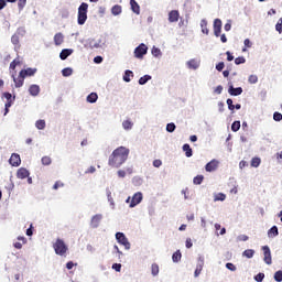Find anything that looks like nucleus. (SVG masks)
<instances>
[{
  "label": "nucleus",
  "mask_w": 282,
  "mask_h": 282,
  "mask_svg": "<svg viewBox=\"0 0 282 282\" xmlns=\"http://www.w3.org/2000/svg\"><path fill=\"white\" fill-rule=\"evenodd\" d=\"M165 129H166L167 133H173V132H175V129H177V126H175L174 122H170L166 124Z\"/></svg>",
  "instance_id": "obj_44"
},
{
  "label": "nucleus",
  "mask_w": 282,
  "mask_h": 282,
  "mask_svg": "<svg viewBox=\"0 0 282 282\" xmlns=\"http://www.w3.org/2000/svg\"><path fill=\"white\" fill-rule=\"evenodd\" d=\"M183 151L186 158H193V148H191V144L188 143L183 144Z\"/></svg>",
  "instance_id": "obj_28"
},
{
  "label": "nucleus",
  "mask_w": 282,
  "mask_h": 282,
  "mask_svg": "<svg viewBox=\"0 0 282 282\" xmlns=\"http://www.w3.org/2000/svg\"><path fill=\"white\" fill-rule=\"evenodd\" d=\"M110 12L112 17H120V14H122V6L120 4L112 6Z\"/></svg>",
  "instance_id": "obj_22"
},
{
  "label": "nucleus",
  "mask_w": 282,
  "mask_h": 282,
  "mask_svg": "<svg viewBox=\"0 0 282 282\" xmlns=\"http://www.w3.org/2000/svg\"><path fill=\"white\" fill-rule=\"evenodd\" d=\"M228 94L229 96H241L243 94V88L242 87L235 88L232 84H229Z\"/></svg>",
  "instance_id": "obj_14"
},
{
  "label": "nucleus",
  "mask_w": 282,
  "mask_h": 282,
  "mask_svg": "<svg viewBox=\"0 0 282 282\" xmlns=\"http://www.w3.org/2000/svg\"><path fill=\"white\" fill-rule=\"evenodd\" d=\"M180 21V11L172 10L169 12V22L170 23H177Z\"/></svg>",
  "instance_id": "obj_17"
},
{
  "label": "nucleus",
  "mask_w": 282,
  "mask_h": 282,
  "mask_svg": "<svg viewBox=\"0 0 282 282\" xmlns=\"http://www.w3.org/2000/svg\"><path fill=\"white\" fill-rule=\"evenodd\" d=\"M130 9L134 14H140V4L135 0H130Z\"/></svg>",
  "instance_id": "obj_25"
},
{
  "label": "nucleus",
  "mask_w": 282,
  "mask_h": 282,
  "mask_svg": "<svg viewBox=\"0 0 282 282\" xmlns=\"http://www.w3.org/2000/svg\"><path fill=\"white\" fill-rule=\"evenodd\" d=\"M15 34L18 36H25V34H26L25 28L24 26L18 28L17 31H15Z\"/></svg>",
  "instance_id": "obj_49"
},
{
  "label": "nucleus",
  "mask_w": 282,
  "mask_h": 282,
  "mask_svg": "<svg viewBox=\"0 0 282 282\" xmlns=\"http://www.w3.org/2000/svg\"><path fill=\"white\" fill-rule=\"evenodd\" d=\"M122 127H123L124 131H131V129H133V122L131 120L127 119L122 122Z\"/></svg>",
  "instance_id": "obj_33"
},
{
  "label": "nucleus",
  "mask_w": 282,
  "mask_h": 282,
  "mask_svg": "<svg viewBox=\"0 0 282 282\" xmlns=\"http://www.w3.org/2000/svg\"><path fill=\"white\" fill-rule=\"evenodd\" d=\"M274 281L282 282V270H278L273 275Z\"/></svg>",
  "instance_id": "obj_48"
},
{
  "label": "nucleus",
  "mask_w": 282,
  "mask_h": 282,
  "mask_svg": "<svg viewBox=\"0 0 282 282\" xmlns=\"http://www.w3.org/2000/svg\"><path fill=\"white\" fill-rule=\"evenodd\" d=\"M273 120H274V122H281V120H282V113L279 112V111H275V112L273 113Z\"/></svg>",
  "instance_id": "obj_52"
},
{
  "label": "nucleus",
  "mask_w": 282,
  "mask_h": 282,
  "mask_svg": "<svg viewBox=\"0 0 282 282\" xmlns=\"http://www.w3.org/2000/svg\"><path fill=\"white\" fill-rule=\"evenodd\" d=\"M133 78V70L131 69H126L122 76L123 83H129Z\"/></svg>",
  "instance_id": "obj_26"
},
{
  "label": "nucleus",
  "mask_w": 282,
  "mask_h": 282,
  "mask_svg": "<svg viewBox=\"0 0 282 282\" xmlns=\"http://www.w3.org/2000/svg\"><path fill=\"white\" fill-rule=\"evenodd\" d=\"M151 54L152 56H154V58H160V56H162V50H160V47H152L151 48Z\"/></svg>",
  "instance_id": "obj_35"
},
{
  "label": "nucleus",
  "mask_w": 282,
  "mask_h": 282,
  "mask_svg": "<svg viewBox=\"0 0 282 282\" xmlns=\"http://www.w3.org/2000/svg\"><path fill=\"white\" fill-rule=\"evenodd\" d=\"M72 74H74V69L72 67H66L62 69V76H64V78H69Z\"/></svg>",
  "instance_id": "obj_34"
},
{
  "label": "nucleus",
  "mask_w": 282,
  "mask_h": 282,
  "mask_svg": "<svg viewBox=\"0 0 282 282\" xmlns=\"http://www.w3.org/2000/svg\"><path fill=\"white\" fill-rule=\"evenodd\" d=\"M41 162H42L43 166H50V164H52V158L43 156Z\"/></svg>",
  "instance_id": "obj_47"
},
{
  "label": "nucleus",
  "mask_w": 282,
  "mask_h": 282,
  "mask_svg": "<svg viewBox=\"0 0 282 282\" xmlns=\"http://www.w3.org/2000/svg\"><path fill=\"white\" fill-rule=\"evenodd\" d=\"M151 274L152 276H158V274H160V265H158V263L151 265Z\"/></svg>",
  "instance_id": "obj_38"
},
{
  "label": "nucleus",
  "mask_w": 282,
  "mask_h": 282,
  "mask_svg": "<svg viewBox=\"0 0 282 282\" xmlns=\"http://www.w3.org/2000/svg\"><path fill=\"white\" fill-rule=\"evenodd\" d=\"M72 54H74V51L72 48H64L59 53V58L61 61H67V58H69Z\"/></svg>",
  "instance_id": "obj_20"
},
{
  "label": "nucleus",
  "mask_w": 282,
  "mask_h": 282,
  "mask_svg": "<svg viewBox=\"0 0 282 282\" xmlns=\"http://www.w3.org/2000/svg\"><path fill=\"white\" fill-rule=\"evenodd\" d=\"M239 129H241V121H234L231 123V131H234V133H237Z\"/></svg>",
  "instance_id": "obj_41"
},
{
  "label": "nucleus",
  "mask_w": 282,
  "mask_h": 282,
  "mask_svg": "<svg viewBox=\"0 0 282 282\" xmlns=\"http://www.w3.org/2000/svg\"><path fill=\"white\" fill-rule=\"evenodd\" d=\"M12 78L17 89L23 87V84L25 83V77H22L21 73H19L18 78L14 75H12Z\"/></svg>",
  "instance_id": "obj_18"
},
{
  "label": "nucleus",
  "mask_w": 282,
  "mask_h": 282,
  "mask_svg": "<svg viewBox=\"0 0 282 282\" xmlns=\"http://www.w3.org/2000/svg\"><path fill=\"white\" fill-rule=\"evenodd\" d=\"M36 72H39L37 68H32V67L23 68L20 70V76L22 78H29L31 76H34Z\"/></svg>",
  "instance_id": "obj_10"
},
{
  "label": "nucleus",
  "mask_w": 282,
  "mask_h": 282,
  "mask_svg": "<svg viewBox=\"0 0 282 282\" xmlns=\"http://www.w3.org/2000/svg\"><path fill=\"white\" fill-rule=\"evenodd\" d=\"M225 267L227 270H230V272H237V267L232 262H227Z\"/></svg>",
  "instance_id": "obj_51"
},
{
  "label": "nucleus",
  "mask_w": 282,
  "mask_h": 282,
  "mask_svg": "<svg viewBox=\"0 0 282 282\" xmlns=\"http://www.w3.org/2000/svg\"><path fill=\"white\" fill-rule=\"evenodd\" d=\"M3 98H6L7 101H14L17 100V95L12 96V93H3Z\"/></svg>",
  "instance_id": "obj_42"
},
{
  "label": "nucleus",
  "mask_w": 282,
  "mask_h": 282,
  "mask_svg": "<svg viewBox=\"0 0 282 282\" xmlns=\"http://www.w3.org/2000/svg\"><path fill=\"white\" fill-rule=\"evenodd\" d=\"M202 182H204V175H196L193 178V184H195L196 186H199Z\"/></svg>",
  "instance_id": "obj_43"
},
{
  "label": "nucleus",
  "mask_w": 282,
  "mask_h": 282,
  "mask_svg": "<svg viewBox=\"0 0 282 282\" xmlns=\"http://www.w3.org/2000/svg\"><path fill=\"white\" fill-rule=\"evenodd\" d=\"M225 32H230L232 30V21L228 20L227 23L224 26Z\"/></svg>",
  "instance_id": "obj_55"
},
{
  "label": "nucleus",
  "mask_w": 282,
  "mask_h": 282,
  "mask_svg": "<svg viewBox=\"0 0 282 282\" xmlns=\"http://www.w3.org/2000/svg\"><path fill=\"white\" fill-rule=\"evenodd\" d=\"M9 164L15 167L21 166V155H19V153H12L9 159Z\"/></svg>",
  "instance_id": "obj_15"
},
{
  "label": "nucleus",
  "mask_w": 282,
  "mask_h": 282,
  "mask_svg": "<svg viewBox=\"0 0 282 282\" xmlns=\"http://www.w3.org/2000/svg\"><path fill=\"white\" fill-rule=\"evenodd\" d=\"M65 41V35H63V33H56L54 35V43L56 46L63 45Z\"/></svg>",
  "instance_id": "obj_24"
},
{
  "label": "nucleus",
  "mask_w": 282,
  "mask_h": 282,
  "mask_svg": "<svg viewBox=\"0 0 282 282\" xmlns=\"http://www.w3.org/2000/svg\"><path fill=\"white\" fill-rule=\"evenodd\" d=\"M29 94H30V96H33V97L39 96V94H41V86H39L36 84H32L29 87Z\"/></svg>",
  "instance_id": "obj_19"
},
{
  "label": "nucleus",
  "mask_w": 282,
  "mask_h": 282,
  "mask_svg": "<svg viewBox=\"0 0 282 282\" xmlns=\"http://www.w3.org/2000/svg\"><path fill=\"white\" fill-rule=\"evenodd\" d=\"M263 279H265V273H263V272H259L258 274H256L253 276V280L256 282H263Z\"/></svg>",
  "instance_id": "obj_45"
},
{
  "label": "nucleus",
  "mask_w": 282,
  "mask_h": 282,
  "mask_svg": "<svg viewBox=\"0 0 282 282\" xmlns=\"http://www.w3.org/2000/svg\"><path fill=\"white\" fill-rule=\"evenodd\" d=\"M102 61H104V58L100 55H97V56L94 57V63L96 65H100V63H102Z\"/></svg>",
  "instance_id": "obj_62"
},
{
  "label": "nucleus",
  "mask_w": 282,
  "mask_h": 282,
  "mask_svg": "<svg viewBox=\"0 0 282 282\" xmlns=\"http://www.w3.org/2000/svg\"><path fill=\"white\" fill-rule=\"evenodd\" d=\"M214 202H226V194L224 193L214 194Z\"/></svg>",
  "instance_id": "obj_36"
},
{
  "label": "nucleus",
  "mask_w": 282,
  "mask_h": 282,
  "mask_svg": "<svg viewBox=\"0 0 282 282\" xmlns=\"http://www.w3.org/2000/svg\"><path fill=\"white\" fill-rule=\"evenodd\" d=\"M61 17H62V19H69V10L63 9L61 11Z\"/></svg>",
  "instance_id": "obj_57"
},
{
  "label": "nucleus",
  "mask_w": 282,
  "mask_h": 282,
  "mask_svg": "<svg viewBox=\"0 0 282 282\" xmlns=\"http://www.w3.org/2000/svg\"><path fill=\"white\" fill-rule=\"evenodd\" d=\"M152 78L153 77L151 75H143L139 78L138 83L139 85H147V83H149V80H152Z\"/></svg>",
  "instance_id": "obj_32"
},
{
  "label": "nucleus",
  "mask_w": 282,
  "mask_h": 282,
  "mask_svg": "<svg viewBox=\"0 0 282 282\" xmlns=\"http://www.w3.org/2000/svg\"><path fill=\"white\" fill-rule=\"evenodd\" d=\"M251 166L253 169H259V166H261V158L256 156L251 160Z\"/></svg>",
  "instance_id": "obj_39"
},
{
  "label": "nucleus",
  "mask_w": 282,
  "mask_h": 282,
  "mask_svg": "<svg viewBox=\"0 0 282 282\" xmlns=\"http://www.w3.org/2000/svg\"><path fill=\"white\" fill-rule=\"evenodd\" d=\"M86 102H89L90 105H95V102H98V93H90L86 97Z\"/></svg>",
  "instance_id": "obj_23"
},
{
  "label": "nucleus",
  "mask_w": 282,
  "mask_h": 282,
  "mask_svg": "<svg viewBox=\"0 0 282 282\" xmlns=\"http://www.w3.org/2000/svg\"><path fill=\"white\" fill-rule=\"evenodd\" d=\"M172 261H173V263H180V261H182V251L176 250V251L172 254Z\"/></svg>",
  "instance_id": "obj_31"
},
{
  "label": "nucleus",
  "mask_w": 282,
  "mask_h": 282,
  "mask_svg": "<svg viewBox=\"0 0 282 282\" xmlns=\"http://www.w3.org/2000/svg\"><path fill=\"white\" fill-rule=\"evenodd\" d=\"M142 199H144V196L142 195V192H137L133 194L129 208H135L139 204H142Z\"/></svg>",
  "instance_id": "obj_7"
},
{
  "label": "nucleus",
  "mask_w": 282,
  "mask_h": 282,
  "mask_svg": "<svg viewBox=\"0 0 282 282\" xmlns=\"http://www.w3.org/2000/svg\"><path fill=\"white\" fill-rule=\"evenodd\" d=\"M217 166H219V161H217V159H213L205 165V171L207 173H213L214 171H217Z\"/></svg>",
  "instance_id": "obj_12"
},
{
  "label": "nucleus",
  "mask_w": 282,
  "mask_h": 282,
  "mask_svg": "<svg viewBox=\"0 0 282 282\" xmlns=\"http://www.w3.org/2000/svg\"><path fill=\"white\" fill-rule=\"evenodd\" d=\"M275 30H276V32H279V34H282V22H276V24H275Z\"/></svg>",
  "instance_id": "obj_64"
},
{
  "label": "nucleus",
  "mask_w": 282,
  "mask_h": 282,
  "mask_svg": "<svg viewBox=\"0 0 282 282\" xmlns=\"http://www.w3.org/2000/svg\"><path fill=\"white\" fill-rule=\"evenodd\" d=\"M261 250L263 252V261L267 263V265H272V251L270 250L269 246H262Z\"/></svg>",
  "instance_id": "obj_8"
},
{
  "label": "nucleus",
  "mask_w": 282,
  "mask_h": 282,
  "mask_svg": "<svg viewBox=\"0 0 282 282\" xmlns=\"http://www.w3.org/2000/svg\"><path fill=\"white\" fill-rule=\"evenodd\" d=\"M204 270V256H199L196 264V269L194 271V276L197 279L202 274V271Z\"/></svg>",
  "instance_id": "obj_11"
},
{
  "label": "nucleus",
  "mask_w": 282,
  "mask_h": 282,
  "mask_svg": "<svg viewBox=\"0 0 282 282\" xmlns=\"http://www.w3.org/2000/svg\"><path fill=\"white\" fill-rule=\"evenodd\" d=\"M129 153L131 151L127 147H119L112 151L108 159L109 166H112L113 169H120L129 160Z\"/></svg>",
  "instance_id": "obj_1"
},
{
  "label": "nucleus",
  "mask_w": 282,
  "mask_h": 282,
  "mask_svg": "<svg viewBox=\"0 0 282 282\" xmlns=\"http://www.w3.org/2000/svg\"><path fill=\"white\" fill-rule=\"evenodd\" d=\"M116 241L123 246L126 250H131V242H129V238L122 231H118L115 235Z\"/></svg>",
  "instance_id": "obj_5"
},
{
  "label": "nucleus",
  "mask_w": 282,
  "mask_h": 282,
  "mask_svg": "<svg viewBox=\"0 0 282 282\" xmlns=\"http://www.w3.org/2000/svg\"><path fill=\"white\" fill-rule=\"evenodd\" d=\"M106 45H107V40L102 37H99V39L89 37L84 43V47H87L88 50H105Z\"/></svg>",
  "instance_id": "obj_2"
},
{
  "label": "nucleus",
  "mask_w": 282,
  "mask_h": 282,
  "mask_svg": "<svg viewBox=\"0 0 282 282\" xmlns=\"http://www.w3.org/2000/svg\"><path fill=\"white\" fill-rule=\"evenodd\" d=\"M248 239H250V237H248L246 235H239L237 237V241H248Z\"/></svg>",
  "instance_id": "obj_63"
},
{
  "label": "nucleus",
  "mask_w": 282,
  "mask_h": 282,
  "mask_svg": "<svg viewBox=\"0 0 282 282\" xmlns=\"http://www.w3.org/2000/svg\"><path fill=\"white\" fill-rule=\"evenodd\" d=\"M224 23L221 22V19L219 18H216L214 20V24H213V28H214V35L219 39V36H221V28H223Z\"/></svg>",
  "instance_id": "obj_9"
},
{
  "label": "nucleus",
  "mask_w": 282,
  "mask_h": 282,
  "mask_svg": "<svg viewBox=\"0 0 282 282\" xmlns=\"http://www.w3.org/2000/svg\"><path fill=\"white\" fill-rule=\"evenodd\" d=\"M35 127H36V129H39V131H43V129H45V127H46L45 120L39 119L35 122Z\"/></svg>",
  "instance_id": "obj_40"
},
{
  "label": "nucleus",
  "mask_w": 282,
  "mask_h": 282,
  "mask_svg": "<svg viewBox=\"0 0 282 282\" xmlns=\"http://www.w3.org/2000/svg\"><path fill=\"white\" fill-rule=\"evenodd\" d=\"M224 67H226V64L224 62H219L216 64L217 72H224Z\"/></svg>",
  "instance_id": "obj_60"
},
{
  "label": "nucleus",
  "mask_w": 282,
  "mask_h": 282,
  "mask_svg": "<svg viewBox=\"0 0 282 282\" xmlns=\"http://www.w3.org/2000/svg\"><path fill=\"white\" fill-rule=\"evenodd\" d=\"M232 102H234L232 98L227 99V107H228L229 111H235V105Z\"/></svg>",
  "instance_id": "obj_54"
},
{
  "label": "nucleus",
  "mask_w": 282,
  "mask_h": 282,
  "mask_svg": "<svg viewBox=\"0 0 282 282\" xmlns=\"http://www.w3.org/2000/svg\"><path fill=\"white\" fill-rule=\"evenodd\" d=\"M55 254H58L59 257H63L67 252V245H65V241L61 238H57L55 243L53 245Z\"/></svg>",
  "instance_id": "obj_4"
},
{
  "label": "nucleus",
  "mask_w": 282,
  "mask_h": 282,
  "mask_svg": "<svg viewBox=\"0 0 282 282\" xmlns=\"http://www.w3.org/2000/svg\"><path fill=\"white\" fill-rule=\"evenodd\" d=\"M248 83L250 85H257V83H259V77L257 75H250L248 78Z\"/></svg>",
  "instance_id": "obj_46"
},
{
  "label": "nucleus",
  "mask_w": 282,
  "mask_h": 282,
  "mask_svg": "<svg viewBox=\"0 0 282 282\" xmlns=\"http://www.w3.org/2000/svg\"><path fill=\"white\" fill-rule=\"evenodd\" d=\"M89 10V4L87 2H82L78 7L77 12V23L78 25H83L84 23H87V12Z\"/></svg>",
  "instance_id": "obj_3"
},
{
  "label": "nucleus",
  "mask_w": 282,
  "mask_h": 282,
  "mask_svg": "<svg viewBox=\"0 0 282 282\" xmlns=\"http://www.w3.org/2000/svg\"><path fill=\"white\" fill-rule=\"evenodd\" d=\"M112 270H115V272H121L122 264L121 263H113L112 264Z\"/></svg>",
  "instance_id": "obj_59"
},
{
  "label": "nucleus",
  "mask_w": 282,
  "mask_h": 282,
  "mask_svg": "<svg viewBox=\"0 0 282 282\" xmlns=\"http://www.w3.org/2000/svg\"><path fill=\"white\" fill-rule=\"evenodd\" d=\"M225 107H226V104H224V101H219L218 102V111H219V113H224Z\"/></svg>",
  "instance_id": "obj_61"
},
{
  "label": "nucleus",
  "mask_w": 282,
  "mask_h": 282,
  "mask_svg": "<svg viewBox=\"0 0 282 282\" xmlns=\"http://www.w3.org/2000/svg\"><path fill=\"white\" fill-rule=\"evenodd\" d=\"M26 3H28V0H18V8L20 12L23 11V8H25Z\"/></svg>",
  "instance_id": "obj_50"
},
{
  "label": "nucleus",
  "mask_w": 282,
  "mask_h": 282,
  "mask_svg": "<svg viewBox=\"0 0 282 282\" xmlns=\"http://www.w3.org/2000/svg\"><path fill=\"white\" fill-rule=\"evenodd\" d=\"M102 221V214H96L90 219V228H98Z\"/></svg>",
  "instance_id": "obj_13"
},
{
  "label": "nucleus",
  "mask_w": 282,
  "mask_h": 282,
  "mask_svg": "<svg viewBox=\"0 0 282 282\" xmlns=\"http://www.w3.org/2000/svg\"><path fill=\"white\" fill-rule=\"evenodd\" d=\"M188 69H199V62H197L195 58L193 59H189L187 63H186Z\"/></svg>",
  "instance_id": "obj_27"
},
{
  "label": "nucleus",
  "mask_w": 282,
  "mask_h": 282,
  "mask_svg": "<svg viewBox=\"0 0 282 282\" xmlns=\"http://www.w3.org/2000/svg\"><path fill=\"white\" fill-rule=\"evenodd\" d=\"M11 43H12V45H14V50H15V51L21 47V45L19 44V43H20V39H19V35H18V34L14 33V34L11 36Z\"/></svg>",
  "instance_id": "obj_29"
},
{
  "label": "nucleus",
  "mask_w": 282,
  "mask_h": 282,
  "mask_svg": "<svg viewBox=\"0 0 282 282\" xmlns=\"http://www.w3.org/2000/svg\"><path fill=\"white\" fill-rule=\"evenodd\" d=\"M134 58H138L139 61H142L147 54H149V46L147 44L141 43L134 48Z\"/></svg>",
  "instance_id": "obj_6"
},
{
  "label": "nucleus",
  "mask_w": 282,
  "mask_h": 282,
  "mask_svg": "<svg viewBox=\"0 0 282 282\" xmlns=\"http://www.w3.org/2000/svg\"><path fill=\"white\" fill-rule=\"evenodd\" d=\"M246 63V57L239 56L235 58V65H243Z\"/></svg>",
  "instance_id": "obj_53"
},
{
  "label": "nucleus",
  "mask_w": 282,
  "mask_h": 282,
  "mask_svg": "<svg viewBox=\"0 0 282 282\" xmlns=\"http://www.w3.org/2000/svg\"><path fill=\"white\" fill-rule=\"evenodd\" d=\"M17 177H18V180H25V178L30 177V171L25 167H20L17 171Z\"/></svg>",
  "instance_id": "obj_16"
},
{
  "label": "nucleus",
  "mask_w": 282,
  "mask_h": 282,
  "mask_svg": "<svg viewBox=\"0 0 282 282\" xmlns=\"http://www.w3.org/2000/svg\"><path fill=\"white\" fill-rule=\"evenodd\" d=\"M17 65H21V62L19 59H13L10 63V69H17Z\"/></svg>",
  "instance_id": "obj_58"
},
{
  "label": "nucleus",
  "mask_w": 282,
  "mask_h": 282,
  "mask_svg": "<svg viewBox=\"0 0 282 282\" xmlns=\"http://www.w3.org/2000/svg\"><path fill=\"white\" fill-rule=\"evenodd\" d=\"M268 237H269V239H274V237H279V227H276V225H273L268 230Z\"/></svg>",
  "instance_id": "obj_21"
},
{
  "label": "nucleus",
  "mask_w": 282,
  "mask_h": 282,
  "mask_svg": "<svg viewBox=\"0 0 282 282\" xmlns=\"http://www.w3.org/2000/svg\"><path fill=\"white\" fill-rule=\"evenodd\" d=\"M242 257H246V259H252V257H254V249H246L242 252Z\"/></svg>",
  "instance_id": "obj_37"
},
{
  "label": "nucleus",
  "mask_w": 282,
  "mask_h": 282,
  "mask_svg": "<svg viewBox=\"0 0 282 282\" xmlns=\"http://www.w3.org/2000/svg\"><path fill=\"white\" fill-rule=\"evenodd\" d=\"M65 186L64 183H61V181H56L53 185V191H58V188H63Z\"/></svg>",
  "instance_id": "obj_56"
},
{
  "label": "nucleus",
  "mask_w": 282,
  "mask_h": 282,
  "mask_svg": "<svg viewBox=\"0 0 282 282\" xmlns=\"http://www.w3.org/2000/svg\"><path fill=\"white\" fill-rule=\"evenodd\" d=\"M200 29L203 34H209V30H208V21L206 19L200 20Z\"/></svg>",
  "instance_id": "obj_30"
}]
</instances>
